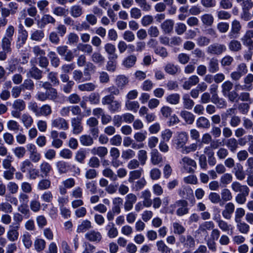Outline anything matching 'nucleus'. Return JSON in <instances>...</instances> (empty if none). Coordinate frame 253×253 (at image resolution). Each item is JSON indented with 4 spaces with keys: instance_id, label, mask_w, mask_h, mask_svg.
<instances>
[{
    "instance_id": "obj_1",
    "label": "nucleus",
    "mask_w": 253,
    "mask_h": 253,
    "mask_svg": "<svg viewBox=\"0 0 253 253\" xmlns=\"http://www.w3.org/2000/svg\"><path fill=\"white\" fill-rule=\"evenodd\" d=\"M233 87V84L231 81H225L221 85V92L223 95L227 97L230 101L237 102L239 94L235 90H231Z\"/></svg>"
},
{
    "instance_id": "obj_2",
    "label": "nucleus",
    "mask_w": 253,
    "mask_h": 253,
    "mask_svg": "<svg viewBox=\"0 0 253 253\" xmlns=\"http://www.w3.org/2000/svg\"><path fill=\"white\" fill-rule=\"evenodd\" d=\"M12 110L11 115L15 118H20L21 115V112L26 108L25 102L21 99H17L14 101L12 105Z\"/></svg>"
},
{
    "instance_id": "obj_3",
    "label": "nucleus",
    "mask_w": 253,
    "mask_h": 253,
    "mask_svg": "<svg viewBox=\"0 0 253 253\" xmlns=\"http://www.w3.org/2000/svg\"><path fill=\"white\" fill-rule=\"evenodd\" d=\"M56 51L66 61L71 62L74 58L72 51L69 49L67 45H62L57 46L56 47Z\"/></svg>"
},
{
    "instance_id": "obj_4",
    "label": "nucleus",
    "mask_w": 253,
    "mask_h": 253,
    "mask_svg": "<svg viewBox=\"0 0 253 253\" xmlns=\"http://www.w3.org/2000/svg\"><path fill=\"white\" fill-rule=\"evenodd\" d=\"M188 140V134L185 132H181L173 139V145L176 149L183 148Z\"/></svg>"
},
{
    "instance_id": "obj_5",
    "label": "nucleus",
    "mask_w": 253,
    "mask_h": 253,
    "mask_svg": "<svg viewBox=\"0 0 253 253\" xmlns=\"http://www.w3.org/2000/svg\"><path fill=\"white\" fill-rule=\"evenodd\" d=\"M226 50V47L223 44L214 43L210 45L207 49L208 54L211 55H219Z\"/></svg>"
},
{
    "instance_id": "obj_6",
    "label": "nucleus",
    "mask_w": 253,
    "mask_h": 253,
    "mask_svg": "<svg viewBox=\"0 0 253 253\" xmlns=\"http://www.w3.org/2000/svg\"><path fill=\"white\" fill-rule=\"evenodd\" d=\"M27 150L29 152V160L31 162L37 163L41 159V155L38 152L36 146L32 143L28 144L26 146Z\"/></svg>"
},
{
    "instance_id": "obj_7",
    "label": "nucleus",
    "mask_w": 253,
    "mask_h": 253,
    "mask_svg": "<svg viewBox=\"0 0 253 253\" xmlns=\"http://www.w3.org/2000/svg\"><path fill=\"white\" fill-rule=\"evenodd\" d=\"M180 164L189 173H193L195 170L192 168L196 169L197 167L196 162L194 160L186 156L184 157L181 159Z\"/></svg>"
},
{
    "instance_id": "obj_8",
    "label": "nucleus",
    "mask_w": 253,
    "mask_h": 253,
    "mask_svg": "<svg viewBox=\"0 0 253 253\" xmlns=\"http://www.w3.org/2000/svg\"><path fill=\"white\" fill-rule=\"evenodd\" d=\"M242 26L239 21L234 20L231 24V29L228 33V37L230 39H236L238 38L240 34Z\"/></svg>"
},
{
    "instance_id": "obj_9",
    "label": "nucleus",
    "mask_w": 253,
    "mask_h": 253,
    "mask_svg": "<svg viewBox=\"0 0 253 253\" xmlns=\"http://www.w3.org/2000/svg\"><path fill=\"white\" fill-rule=\"evenodd\" d=\"M82 118L81 117H76L71 119V123L73 128L72 132L74 134H79L81 133L84 129L82 124Z\"/></svg>"
},
{
    "instance_id": "obj_10",
    "label": "nucleus",
    "mask_w": 253,
    "mask_h": 253,
    "mask_svg": "<svg viewBox=\"0 0 253 253\" xmlns=\"http://www.w3.org/2000/svg\"><path fill=\"white\" fill-rule=\"evenodd\" d=\"M253 30H247L241 38V41L244 46L248 49L253 50Z\"/></svg>"
},
{
    "instance_id": "obj_11",
    "label": "nucleus",
    "mask_w": 253,
    "mask_h": 253,
    "mask_svg": "<svg viewBox=\"0 0 253 253\" xmlns=\"http://www.w3.org/2000/svg\"><path fill=\"white\" fill-rule=\"evenodd\" d=\"M51 125L52 127H55L58 129L66 130L69 128L68 122L62 117H58L52 120Z\"/></svg>"
},
{
    "instance_id": "obj_12",
    "label": "nucleus",
    "mask_w": 253,
    "mask_h": 253,
    "mask_svg": "<svg viewBox=\"0 0 253 253\" xmlns=\"http://www.w3.org/2000/svg\"><path fill=\"white\" fill-rule=\"evenodd\" d=\"M179 241L186 248H193L195 246V239L190 235H187L186 236L180 235Z\"/></svg>"
},
{
    "instance_id": "obj_13",
    "label": "nucleus",
    "mask_w": 253,
    "mask_h": 253,
    "mask_svg": "<svg viewBox=\"0 0 253 253\" xmlns=\"http://www.w3.org/2000/svg\"><path fill=\"white\" fill-rule=\"evenodd\" d=\"M19 228V224L18 223H13L12 225L9 226V230L7 233V237L9 241L14 242L18 239L19 236L18 230Z\"/></svg>"
},
{
    "instance_id": "obj_14",
    "label": "nucleus",
    "mask_w": 253,
    "mask_h": 253,
    "mask_svg": "<svg viewBox=\"0 0 253 253\" xmlns=\"http://www.w3.org/2000/svg\"><path fill=\"white\" fill-rule=\"evenodd\" d=\"M85 238L90 242L98 243L101 241L102 237L99 231L91 230L85 234Z\"/></svg>"
},
{
    "instance_id": "obj_15",
    "label": "nucleus",
    "mask_w": 253,
    "mask_h": 253,
    "mask_svg": "<svg viewBox=\"0 0 253 253\" xmlns=\"http://www.w3.org/2000/svg\"><path fill=\"white\" fill-rule=\"evenodd\" d=\"M28 37V33L26 30H22L18 33L17 39L16 41L15 46L18 49L23 47L25 44Z\"/></svg>"
},
{
    "instance_id": "obj_16",
    "label": "nucleus",
    "mask_w": 253,
    "mask_h": 253,
    "mask_svg": "<svg viewBox=\"0 0 253 253\" xmlns=\"http://www.w3.org/2000/svg\"><path fill=\"white\" fill-rule=\"evenodd\" d=\"M214 227V224L212 221H205L199 225V227L198 230L196 231V232L198 234L203 233L204 234L206 235V236H207L208 235L207 230H210L211 229H213Z\"/></svg>"
},
{
    "instance_id": "obj_17",
    "label": "nucleus",
    "mask_w": 253,
    "mask_h": 253,
    "mask_svg": "<svg viewBox=\"0 0 253 253\" xmlns=\"http://www.w3.org/2000/svg\"><path fill=\"white\" fill-rule=\"evenodd\" d=\"M150 161L153 165H159L163 162V156L158 150L153 149L150 153Z\"/></svg>"
},
{
    "instance_id": "obj_18",
    "label": "nucleus",
    "mask_w": 253,
    "mask_h": 253,
    "mask_svg": "<svg viewBox=\"0 0 253 253\" xmlns=\"http://www.w3.org/2000/svg\"><path fill=\"white\" fill-rule=\"evenodd\" d=\"M41 175L42 177L48 176L50 173L52 171V168L51 165L47 162H42L40 166Z\"/></svg>"
},
{
    "instance_id": "obj_19",
    "label": "nucleus",
    "mask_w": 253,
    "mask_h": 253,
    "mask_svg": "<svg viewBox=\"0 0 253 253\" xmlns=\"http://www.w3.org/2000/svg\"><path fill=\"white\" fill-rule=\"evenodd\" d=\"M56 22V20L49 14H44L42 16L40 21L38 22V26L41 28H44L45 25L48 24L54 25Z\"/></svg>"
},
{
    "instance_id": "obj_20",
    "label": "nucleus",
    "mask_w": 253,
    "mask_h": 253,
    "mask_svg": "<svg viewBox=\"0 0 253 253\" xmlns=\"http://www.w3.org/2000/svg\"><path fill=\"white\" fill-rule=\"evenodd\" d=\"M27 76L35 80H39L42 77V71L34 65L29 69Z\"/></svg>"
},
{
    "instance_id": "obj_21",
    "label": "nucleus",
    "mask_w": 253,
    "mask_h": 253,
    "mask_svg": "<svg viewBox=\"0 0 253 253\" xmlns=\"http://www.w3.org/2000/svg\"><path fill=\"white\" fill-rule=\"evenodd\" d=\"M15 31L13 26H9L6 30L5 36L2 39L1 42L7 44L11 45V42L13 40V36Z\"/></svg>"
},
{
    "instance_id": "obj_22",
    "label": "nucleus",
    "mask_w": 253,
    "mask_h": 253,
    "mask_svg": "<svg viewBox=\"0 0 253 253\" xmlns=\"http://www.w3.org/2000/svg\"><path fill=\"white\" fill-rule=\"evenodd\" d=\"M84 13L83 7L80 4H75L71 6L70 13L73 18L80 17Z\"/></svg>"
},
{
    "instance_id": "obj_23",
    "label": "nucleus",
    "mask_w": 253,
    "mask_h": 253,
    "mask_svg": "<svg viewBox=\"0 0 253 253\" xmlns=\"http://www.w3.org/2000/svg\"><path fill=\"white\" fill-rule=\"evenodd\" d=\"M174 21L171 19H167L161 25V28L164 33L167 34L171 33L173 29Z\"/></svg>"
},
{
    "instance_id": "obj_24",
    "label": "nucleus",
    "mask_w": 253,
    "mask_h": 253,
    "mask_svg": "<svg viewBox=\"0 0 253 253\" xmlns=\"http://www.w3.org/2000/svg\"><path fill=\"white\" fill-rule=\"evenodd\" d=\"M244 82L245 85H240L239 84L236 85V87L238 88L239 86L242 90H251L252 89V83L253 82V75L249 74L244 78Z\"/></svg>"
},
{
    "instance_id": "obj_25",
    "label": "nucleus",
    "mask_w": 253,
    "mask_h": 253,
    "mask_svg": "<svg viewBox=\"0 0 253 253\" xmlns=\"http://www.w3.org/2000/svg\"><path fill=\"white\" fill-rule=\"evenodd\" d=\"M11 45L1 42V47H0V60L4 61L7 58V54L11 52Z\"/></svg>"
},
{
    "instance_id": "obj_26",
    "label": "nucleus",
    "mask_w": 253,
    "mask_h": 253,
    "mask_svg": "<svg viewBox=\"0 0 253 253\" xmlns=\"http://www.w3.org/2000/svg\"><path fill=\"white\" fill-rule=\"evenodd\" d=\"M199 78L196 75L191 76L187 81L184 82L182 85L185 89H190L191 86L196 85L199 82Z\"/></svg>"
},
{
    "instance_id": "obj_27",
    "label": "nucleus",
    "mask_w": 253,
    "mask_h": 253,
    "mask_svg": "<svg viewBox=\"0 0 253 253\" xmlns=\"http://www.w3.org/2000/svg\"><path fill=\"white\" fill-rule=\"evenodd\" d=\"M232 189L235 192L240 193L249 192L250 189L247 185H241L239 182L235 181L231 184Z\"/></svg>"
},
{
    "instance_id": "obj_28",
    "label": "nucleus",
    "mask_w": 253,
    "mask_h": 253,
    "mask_svg": "<svg viewBox=\"0 0 253 253\" xmlns=\"http://www.w3.org/2000/svg\"><path fill=\"white\" fill-rule=\"evenodd\" d=\"M216 222L217 223L219 228L224 232L230 231V235H232L233 233V227L232 225L228 224L225 221L221 219H217Z\"/></svg>"
},
{
    "instance_id": "obj_29",
    "label": "nucleus",
    "mask_w": 253,
    "mask_h": 253,
    "mask_svg": "<svg viewBox=\"0 0 253 253\" xmlns=\"http://www.w3.org/2000/svg\"><path fill=\"white\" fill-rule=\"evenodd\" d=\"M196 126L199 128L208 129L210 127V121L205 117H200L196 121Z\"/></svg>"
},
{
    "instance_id": "obj_30",
    "label": "nucleus",
    "mask_w": 253,
    "mask_h": 253,
    "mask_svg": "<svg viewBox=\"0 0 253 253\" xmlns=\"http://www.w3.org/2000/svg\"><path fill=\"white\" fill-rule=\"evenodd\" d=\"M219 70L218 61L217 58L213 57L210 59L208 63V70L210 73H215Z\"/></svg>"
},
{
    "instance_id": "obj_31",
    "label": "nucleus",
    "mask_w": 253,
    "mask_h": 253,
    "mask_svg": "<svg viewBox=\"0 0 253 253\" xmlns=\"http://www.w3.org/2000/svg\"><path fill=\"white\" fill-rule=\"evenodd\" d=\"M118 57H108V61L106 65V70L110 72H114L117 68V59Z\"/></svg>"
},
{
    "instance_id": "obj_32",
    "label": "nucleus",
    "mask_w": 253,
    "mask_h": 253,
    "mask_svg": "<svg viewBox=\"0 0 253 253\" xmlns=\"http://www.w3.org/2000/svg\"><path fill=\"white\" fill-rule=\"evenodd\" d=\"M180 115L185 122L189 125L192 124L194 122L195 117L190 112L186 110L181 111Z\"/></svg>"
},
{
    "instance_id": "obj_33",
    "label": "nucleus",
    "mask_w": 253,
    "mask_h": 253,
    "mask_svg": "<svg viewBox=\"0 0 253 253\" xmlns=\"http://www.w3.org/2000/svg\"><path fill=\"white\" fill-rule=\"evenodd\" d=\"M137 58L134 55H130L126 57L123 61V65L126 68H130L134 66Z\"/></svg>"
},
{
    "instance_id": "obj_34",
    "label": "nucleus",
    "mask_w": 253,
    "mask_h": 253,
    "mask_svg": "<svg viewBox=\"0 0 253 253\" xmlns=\"http://www.w3.org/2000/svg\"><path fill=\"white\" fill-rule=\"evenodd\" d=\"M90 58L92 62L99 65H102L105 62V58L100 52H94L92 53Z\"/></svg>"
},
{
    "instance_id": "obj_35",
    "label": "nucleus",
    "mask_w": 253,
    "mask_h": 253,
    "mask_svg": "<svg viewBox=\"0 0 253 253\" xmlns=\"http://www.w3.org/2000/svg\"><path fill=\"white\" fill-rule=\"evenodd\" d=\"M105 229L108 231L107 235L109 238H114L118 236V231L113 222L109 223Z\"/></svg>"
},
{
    "instance_id": "obj_36",
    "label": "nucleus",
    "mask_w": 253,
    "mask_h": 253,
    "mask_svg": "<svg viewBox=\"0 0 253 253\" xmlns=\"http://www.w3.org/2000/svg\"><path fill=\"white\" fill-rule=\"evenodd\" d=\"M50 61L51 65L55 67H58L60 63V60L57 54L54 52L51 51L48 52L47 55Z\"/></svg>"
},
{
    "instance_id": "obj_37",
    "label": "nucleus",
    "mask_w": 253,
    "mask_h": 253,
    "mask_svg": "<svg viewBox=\"0 0 253 253\" xmlns=\"http://www.w3.org/2000/svg\"><path fill=\"white\" fill-rule=\"evenodd\" d=\"M56 166L59 173H65L70 169V166L68 163L60 161L56 163Z\"/></svg>"
},
{
    "instance_id": "obj_38",
    "label": "nucleus",
    "mask_w": 253,
    "mask_h": 253,
    "mask_svg": "<svg viewBox=\"0 0 253 253\" xmlns=\"http://www.w3.org/2000/svg\"><path fill=\"white\" fill-rule=\"evenodd\" d=\"M183 105L185 109L187 110H191L192 109L194 105V101L190 98V95L188 94H184L182 96Z\"/></svg>"
},
{
    "instance_id": "obj_39",
    "label": "nucleus",
    "mask_w": 253,
    "mask_h": 253,
    "mask_svg": "<svg viewBox=\"0 0 253 253\" xmlns=\"http://www.w3.org/2000/svg\"><path fill=\"white\" fill-rule=\"evenodd\" d=\"M228 48L232 52H238L242 49V45L239 41L232 39L228 43Z\"/></svg>"
},
{
    "instance_id": "obj_40",
    "label": "nucleus",
    "mask_w": 253,
    "mask_h": 253,
    "mask_svg": "<svg viewBox=\"0 0 253 253\" xmlns=\"http://www.w3.org/2000/svg\"><path fill=\"white\" fill-rule=\"evenodd\" d=\"M157 250L161 253H171L172 249L169 247L163 241H158L156 243Z\"/></svg>"
},
{
    "instance_id": "obj_41",
    "label": "nucleus",
    "mask_w": 253,
    "mask_h": 253,
    "mask_svg": "<svg viewBox=\"0 0 253 253\" xmlns=\"http://www.w3.org/2000/svg\"><path fill=\"white\" fill-rule=\"evenodd\" d=\"M143 171V170L142 168L130 171L128 179V182L129 183H133L135 180L139 179L141 177Z\"/></svg>"
},
{
    "instance_id": "obj_42",
    "label": "nucleus",
    "mask_w": 253,
    "mask_h": 253,
    "mask_svg": "<svg viewBox=\"0 0 253 253\" xmlns=\"http://www.w3.org/2000/svg\"><path fill=\"white\" fill-rule=\"evenodd\" d=\"M128 83V78L125 75H119L117 76L115 83L118 87L123 88Z\"/></svg>"
},
{
    "instance_id": "obj_43",
    "label": "nucleus",
    "mask_w": 253,
    "mask_h": 253,
    "mask_svg": "<svg viewBox=\"0 0 253 253\" xmlns=\"http://www.w3.org/2000/svg\"><path fill=\"white\" fill-rule=\"evenodd\" d=\"M93 137L90 135L84 134L80 137V141L81 144L84 146H91L93 143Z\"/></svg>"
},
{
    "instance_id": "obj_44",
    "label": "nucleus",
    "mask_w": 253,
    "mask_h": 253,
    "mask_svg": "<svg viewBox=\"0 0 253 253\" xmlns=\"http://www.w3.org/2000/svg\"><path fill=\"white\" fill-rule=\"evenodd\" d=\"M104 49L108 54V57H118L116 53V47L114 44L107 43L104 45Z\"/></svg>"
},
{
    "instance_id": "obj_45",
    "label": "nucleus",
    "mask_w": 253,
    "mask_h": 253,
    "mask_svg": "<svg viewBox=\"0 0 253 253\" xmlns=\"http://www.w3.org/2000/svg\"><path fill=\"white\" fill-rule=\"evenodd\" d=\"M77 49L87 54L90 55L92 53L93 47L89 44L80 43L77 46Z\"/></svg>"
},
{
    "instance_id": "obj_46",
    "label": "nucleus",
    "mask_w": 253,
    "mask_h": 253,
    "mask_svg": "<svg viewBox=\"0 0 253 253\" xmlns=\"http://www.w3.org/2000/svg\"><path fill=\"white\" fill-rule=\"evenodd\" d=\"M211 102L219 109H224L227 106L226 101L223 98L219 97L218 96L211 98Z\"/></svg>"
},
{
    "instance_id": "obj_47",
    "label": "nucleus",
    "mask_w": 253,
    "mask_h": 253,
    "mask_svg": "<svg viewBox=\"0 0 253 253\" xmlns=\"http://www.w3.org/2000/svg\"><path fill=\"white\" fill-rule=\"evenodd\" d=\"M96 87V85L92 83H87L78 85V89L82 91H92Z\"/></svg>"
},
{
    "instance_id": "obj_48",
    "label": "nucleus",
    "mask_w": 253,
    "mask_h": 253,
    "mask_svg": "<svg viewBox=\"0 0 253 253\" xmlns=\"http://www.w3.org/2000/svg\"><path fill=\"white\" fill-rule=\"evenodd\" d=\"M20 117L22 122L27 128L30 127L33 124V119L30 115L25 113Z\"/></svg>"
},
{
    "instance_id": "obj_49",
    "label": "nucleus",
    "mask_w": 253,
    "mask_h": 253,
    "mask_svg": "<svg viewBox=\"0 0 253 253\" xmlns=\"http://www.w3.org/2000/svg\"><path fill=\"white\" fill-rule=\"evenodd\" d=\"M92 227L91 223L88 220H84L78 226L77 232L78 233H83L90 229Z\"/></svg>"
},
{
    "instance_id": "obj_50",
    "label": "nucleus",
    "mask_w": 253,
    "mask_h": 253,
    "mask_svg": "<svg viewBox=\"0 0 253 253\" xmlns=\"http://www.w3.org/2000/svg\"><path fill=\"white\" fill-rule=\"evenodd\" d=\"M102 174L104 176L109 178L111 181L117 180V174L110 169L106 168L102 171Z\"/></svg>"
},
{
    "instance_id": "obj_51",
    "label": "nucleus",
    "mask_w": 253,
    "mask_h": 253,
    "mask_svg": "<svg viewBox=\"0 0 253 253\" xmlns=\"http://www.w3.org/2000/svg\"><path fill=\"white\" fill-rule=\"evenodd\" d=\"M52 113L51 107L48 104L42 105L40 108L38 116H43L47 117Z\"/></svg>"
},
{
    "instance_id": "obj_52",
    "label": "nucleus",
    "mask_w": 253,
    "mask_h": 253,
    "mask_svg": "<svg viewBox=\"0 0 253 253\" xmlns=\"http://www.w3.org/2000/svg\"><path fill=\"white\" fill-rule=\"evenodd\" d=\"M238 142L234 138L228 139L226 142V146L232 152H235L238 147Z\"/></svg>"
},
{
    "instance_id": "obj_53",
    "label": "nucleus",
    "mask_w": 253,
    "mask_h": 253,
    "mask_svg": "<svg viewBox=\"0 0 253 253\" xmlns=\"http://www.w3.org/2000/svg\"><path fill=\"white\" fill-rule=\"evenodd\" d=\"M34 245L35 250L38 252H40L45 249L46 242L43 239L37 238L34 241Z\"/></svg>"
},
{
    "instance_id": "obj_54",
    "label": "nucleus",
    "mask_w": 253,
    "mask_h": 253,
    "mask_svg": "<svg viewBox=\"0 0 253 253\" xmlns=\"http://www.w3.org/2000/svg\"><path fill=\"white\" fill-rule=\"evenodd\" d=\"M92 153L102 158L105 157L107 154L108 150L105 147L100 146L97 148H94L92 150Z\"/></svg>"
},
{
    "instance_id": "obj_55",
    "label": "nucleus",
    "mask_w": 253,
    "mask_h": 253,
    "mask_svg": "<svg viewBox=\"0 0 253 253\" xmlns=\"http://www.w3.org/2000/svg\"><path fill=\"white\" fill-rule=\"evenodd\" d=\"M22 240L26 249H30L32 247L31 235L29 233L27 232H25L22 236Z\"/></svg>"
},
{
    "instance_id": "obj_56",
    "label": "nucleus",
    "mask_w": 253,
    "mask_h": 253,
    "mask_svg": "<svg viewBox=\"0 0 253 253\" xmlns=\"http://www.w3.org/2000/svg\"><path fill=\"white\" fill-rule=\"evenodd\" d=\"M121 108V102L118 100H114L108 107L111 113L118 112Z\"/></svg>"
},
{
    "instance_id": "obj_57",
    "label": "nucleus",
    "mask_w": 253,
    "mask_h": 253,
    "mask_svg": "<svg viewBox=\"0 0 253 253\" xmlns=\"http://www.w3.org/2000/svg\"><path fill=\"white\" fill-rule=\"evenodd\" d=\"M44 37V33L42 30H37L32 33L31 39L33 41L41 42Z\"/></svg>"
},
{
    "instance_id": "obj_58",
    "label": "nucleus",
    "mask_w": 253,
    "mask_h": 253,
    "mask_svg": "<svg viewBox=\"0 0 253 253\" xmlns=\"http://www.w3.org/2000/svg\"><path fill=\"white\" fill-rule=\"evenodd\" d=\"M125 106L127 110L136 113L139 108V104L137 101L127 100L126 102Z\"/></svg>"
},
{
    "instance_id": "obj_59",
    "label": "nucleus",
    "mask_w": 253,
    "mask_h": 253,
    "mask_svg": "<svg viewBox=\"0 0 253 253\" xmlns=\"http://www.w3.org/2000/svg\"><path fill=\"white\" fill-rule=\"evenodd\" d=\"M201 20L204 25L211 26L213 22V17L211 14H205L201 16Z\"/></svg>"
},
{
    "instance_id": "obj_60",
    "label": "nucleus",
    "mask_w": 253,
    "mask_h": 253,
    "mask_svg": "<svg viewBox=\"0 0 253 253\" xmlns=\"http://www.w3.org/2000/svg\"><path fill=\"white\" fill-rule=\"evenodd\" d=\"M221 200H222L225 202L231 201L233 198L231 191L227 188H224L221 190Z\"/></svg>"
},
{
    "instance_id": "obj_61",
    "label": "nucleus",
    "mask_w": 253,
    "mask_h": 253,
    "mask_svg": "<svg viewBox=\"0 0 253 253\" xmlns=\"http://www.w3.org/2000/svg\"><path fill=\"white\" fill-rule=\"evenodd\" d=\"M53 13L59 17H65L68 14V10L61 6L55 7L53 9Z\"/></svg>"
},
{
    "instance_id": "obj_62",
    "label": "nucleus",
    "mask_w": 253,
    "mask_h": 253,
    "mask_svg": "<svg viewBox=\"0 0 253 253\" xmlns=\"http://www.w3.org/2000/svg\"><path fill=\"white\" fill-rule=\"evenodd\" d=\"M51 182L49 179H42L38 184V189L40 190H46L50 188Z\"/></svg>"
},
{
    "instance_id": "obj_63",
    "label": "nucleus",
    "mask_w": 253,
    "mask_h": 253,
    "mask_svg": "<svg viewBox=\"0 0 253 253\" xmlns=\"http://www.w3.org/2000/svg\"><path fill=\"white\" fill-rule=\"evenodd\" d=\"M166 100L170 104H177L179 102L180 95L178 93L171 94L167 97Z\"/></svg>"
},
{
    "instance_id": "obj_64",
    "label": "nucleus",
    "mask_w": 253,
    "mask_h": 253,
    "mask_svg": "<svg viewBox=\"0 0 253 253\" xmlns=\"http://www.w3.org/2000/svg\"><path fill=\"white\" fill-rule=\"evenodd\" d=\"M164 69L167 73L170 75H175L178 72L179 68L176 65L171 63H168L165 67Z\"/></svg>"
}]
</instances>
